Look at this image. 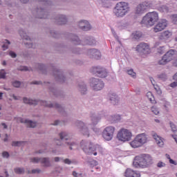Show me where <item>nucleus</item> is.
I'll return each instance as SVG.
<instances>
[{
	"instance_id": "1",
	"label": "nucleus",
	"mask_w": 177,
	"mask_h": 177,
	"mask_svg": "<svg viewBox=\"0 0 177 177\" xmlns=\"http://www.w3.org/2000/svg\"><path fill=\"white\" fill-rule=\"evenodd\" d=\"M153 164V158L149 154H142L135 157L133 165L136 168H149Z\"/></svg>"
},
{
	"instance_id": "2",
	"label": "nucleus",
	"mask_w": 177,
	"mask_h": 177,
	"mask_svg": "<svg viewBox=\"0 0 177 177\" xmlns=\"http://www.w3.org/2000/svg\"><path fill=\"white\" fill-rule=\"evenodd\" d=\"M59 139L55 140L57 146H61L62 147L68 146L71 150H73V146H75V142L70 138L68 133L67 131H61L59 133Z\"/></svg>"
},
{
	"instance_id": "3",
	"label": "nucleus",
	"mask_w": 177,
	"mask_h": 177,
	"mask_svg": "<svg viewBox=\"0 0 177 177\" xmlns=\"http://www.w3.org/2000/svg\"><path fill=\"white\" fill-rule=\"evenodd\" d=\"M80 147L83 151L88 156H92V154H93V156H97V150L100 149L99 147H95L93 143H92L91 141L84 140H82L80 142Z\"/></svg>"
},
{
	"instance_id": "4",
	"label": "nucleus",
	"mask_w": 177,
	"mask_h": 177,
	"mask_svg": "<svg viewBox=\"0 0 177 177\" xmlns=\"http://www.w3.org/2000/svg\"><path fill=\"white\" fill-rule=\"evenodd\" d=\"M129 12V4L127 2H119L114 8V14L117 17H124Z\"/></svg>"
},
{
	"instance_id": "5",
	"label": "nucleus",
	"mask_w": 177,
	"mask_h": 177,
	"mask_svg": "<svg viewBox=\"0 0 177 177\" xmlns=\"http://www.w3.org/2000/svg\"><path fill=\"white\" fill-rule=\"evenodd\" d=\"M158 21V13L156 12H148L141 21V24H144L147 27H151Z\"/></svg>"
},
{
	"instance_id": "6",
	"label": "nucleus",
	"mask_w": 177,
	"mask_h": 177,
	"mask_svg": "<svg viewBox=\"0 0 177 177\" xmlns=\"http://www.w3.org/2000/svg\"><path fill=\"white\" fill-rule=\"evenodd\" d=\"M50 67L52 70V75H53L55 80L57 82H60V84H64V82L67 81V76L64 71L56 68L53 64H51Z\"/></svg>"
},
{
	"instance_id": "7",
	"label": "nucleus",
	"mask_w": 177,
	"mask_h": 177,
	"mask_svg": "<svg viewBox=\"0 0 177 177\" xmlns=\"http://www.w3.org/2000/svg\"><path fill=\"white\" fill-rule=\"evenodd\" d=\"M41 104L42 106H44V107H48V109H55L59 114H62V115H67V111H66L64 106L57 102L52 103L48 101H43Z\"/></svg>"
},
{
	"instance_id": "8",
	"label": "nucleus",
	"mask_w": 177,
	"mask_h": 177,
	"mask_svg": "<svg viewBox=\"0 0 177 177\" xmlns=\"http://www.w3.org/2000/svg\"><path fill=\"white\" fill-rule=\"evenodd\" d=\"M147 142V136L145 133H141L136 136L133 140L130 142V145L133 149H138V147H142Z\"/></svg>"
},
{
	"instance_id": "9",
	"label": "nucleus",
	"mask_w": 177,
	"mask_h": 177,
	"mask_svg": "<svg viewBox=\"0 0 177 177\" xmlns=\"http://www.w3.org/2000/svg\"><path fill=\"white\" fill-rule=\"evenodd\" d=\"M176 55V50H169L162 56V59L158 61V64H160V66H165V64L169 63V62H171V60H174Z\"/></svg>"
},
{
	"instance_id": "10",
	"label": "nucleus",
	"mask_w": 177,
	"mask_h": 177,
	"mask_svg": "<svg viewBox=\"0 0 177 177\" xmlns=\"http://www.w3.org/2000/svg\"><path fill=\"white\" fill-rule=\"evenodd\" d=\"M30 85H45V86L48 88L50 93H53L54 96H56L57 97L60 96V91H57V88L55 85L49 82H44L42 83L41 81H34L30 82Z\"/></svg>"
},
{
	"instance_id": "11",
	"label": "nucleus",
	"mask_w": 177,
	"mask_h": 177,
	"mask_svg": "<svg viewBox=\"0 0 177 177\" xmlns=\"http://www.w3.org/2000/svg\"><path fill=\"white\" fill-rule=\"evenodd\" d=\"M117 138L120 142H129L132 139V132L127 129H121L118 134Z\"/></svg>"
},
{
	"instance_id": "12",
	"label": "nucleus",
	"mask_w": 177,
	"mask_h": 177,
	"mask_svg": "<svg viewBox=\"0 0 177 177\" xmlns=\"http://www.w3.org/2000/svg\"><path fill=\"white\" fill-rule=\"evenodd\" d=\"M89 84L91 89L97 92L98 91H102L104 88V82L100 79L92 77L89 80Z\"/></svg>"
},
{
	"instance_id": "13",
	"label": "nucleus",
	"mask_w": 177,
	"mask_h": 177,
	"mask_svg": "<svg viewBox=\"0 0 177 177\" xmlns=\"http://www.w3.org/2000/svg\"><path fill=\"white\" fill-rule=\"evenodd\" d=\"M75 127L79 129V131L84 136H89V128L88 127V124L81 120H76L74 122Z\"/></svg>"
},
{
	"instance_id": "14",
	"label": "nucleus",
	"mask_w": 177,
	"mask_h": 177,
	"mask_svg": "<svg viewBox=\"0 0 177 177\" xmlns=\"http://www.w3.org/2000/svg\"><path fill=\"white\" fill-rule=\"evenodd\" d=\"M151 6V3H150V2L144 1L136 7L134 13L135 15H137V16H142V15H143V13H145L147 9H150Z\"/></svg>"
},
{
	"instance_id": "15",
	"label": "nucleus",
	"mask_w": 177,
	"mask_h": 177,
	"mask_svg": "<svg viewBox=\"0 0 177 177\" xmlns=\"http://www.w3.org/2000/svg\"><path fill=\"white\" fill-rule=\"evenodd\" d=\"M115 132V127L112 126L106 127L102 131V138L108 142L111 140Z\"/></svg>"
},
{
	"instance_id": "16",
	"label": "nucleus",
	"mask_w": 177,
	"mask_h": 177,
	"mask_svg": "<svg viewBox=\"0 0 177 177\" xmlns=\"http://www.w3.org/2000/svg\"><path fill=\"white\" fill-rule=\"evenodd\" d=\"M53 19L58 26H65V24L68 23V18L63 14H57Z\"/></svg>"
},
{
	"instance_id": "17",
	"label": "nucleus",
	"mask_w": 177,
	"mask_h": 177,
	"mask_svg": "<svg viewBox=\"0 0 177 177\" xmlns=\"http://www.w3.org/2000/svg\"><path fill=\"white\" fill-rule=\"evenodd\" d=\"M93 74H96L100 78H106L107 77V71L102 66H94L91 69Z\"/></svg>"
},
{
	"instance_id": "18",
	"label": "nucleus",
	"mask_w": 177,
	"mask_h": 177,
	"mask_svg": "<svg viewBox=\"0 0 177 177\" xmlns=\"http://www.w3.org/2000/svg\"><path fill=\"white\" fill-rule=\"evenodd\" d=\"M136 51L140 55H149L150 53V46L146 43H140L137 46Z\"/></svg>"
},
{
	"instance_id": "19",
	"label": "nucleus",
	"mask_w": 177,
	"mask_h": 177,
	"mask_svg": "<svg viewBox=\"0 0 177 177\" xmlns=\"http://www.w3.org/2000/svg\"><path fill=\"white\" fill-rule=\"evenodd\" d=\"M36 17L37 19H48L49 17V12L42 7H37L36 8Z\"/></svg>"
},
{
	"instance_id": "20",
	"label": "nucleus",
	"mask_w": 177,
	"mask_h": 177,
	"mask_svg": "<svg viewBox=\"0 0 177 177\" xmlns=\"http://www.w3.org/2000/svg\"><path fill=\"white\" fill-rule=\"evenodd\" d=\"M77 25L79 28L82 31H91V30H92V25H91L89 21L85 19L80 20L77 23Z\"/></svg>"
},
{
	"instance_id": "21",
	"label": "nucleus",
	"mask_w": 177,
	"mask_h": 177,
	"mask_svg": "<svg viewBox=\"0 0 177 177\" xmlns=\"http://www.w3.org/2000/svg\"><path fill=\"white\" fill-rule=\"evenodd\" d=\"M87 55L92 59H96L99 60L102 57V53L100 51L96 48H91L87 50Z\"/></svg>"
},
{
	"instance_id": "22",
	"label": "nucleus",
	"mask_w": 177,
	"mask_h": 177,
	"mask_svg": "<svg viewBox=\"0 0 177 177\" xmlns=\"http://www.w3.org/2000/svg\"><path fill=\"white\" fill-rule=\"evenodd\" d=\"M167 26H168V23L167 22L166 19H162L157 24V25L155 26L153 31L154 32H160V31L165 30Z\"/></svg>"
},
{
	"instance_id": "23",
	"label": "nucleus",
	"mask_w": 177,
	"mask_h": 177,
	"mask_svg": "<svg viewBox=\"0 0 177 177\" xmlns=\"http://www.w3.org/2000/svg\"><path fill=\"white\" fill-rule=\"evenodd\" d=\"M17 122H21V124H26L28 128H35V127H37V122L27 119H23L21 118H17Z\"/></svg>"
},
{
	"instance_id": "24",
	"label": "nucleus",
	"mask_w": 177,
	"mask_h": 177,
	"mask_svg": "<svg viewBox=\"0 0 177 177\" xmlns=\"http://www.w3.org/2000/svg\"><path fill=\"white\" fill-rule=\"evenodd\" d=\"M109 97L111 104H113V106H116L120 103V97L117 93L111 91L109 93Z\"/></svg>"
},
{
	"instance_id": "25",
	"label": "nucleus",
	"mask_w": 177,
	"mask_h": 177,
	"mask_svg": "<svg viewBox=\"0 0 177 177\" xmlns=\"http://www.w3.org/2000/svg\"><path fill=\"white\" fill-rule=\"evenodd\" d=\"M68 38L73 45H81V39L75 34L69 33L68 34Z\"/></svg>"
},
{
	"instance_id": "26",
	"label": "nucleus",
	"mask_w": 177,
	"mask_h": 177,
	"mask_svg": "<svg viewBox=\"0 0 177 177\" xmlns=\"http://www.w3.org/2000/svg\"><path fill=\"white\" fill-rule=\"evenodd\" d=\"M90 118L91 124H93V125H97V124H99V121L102 120V118L96 114L95 112L90 113Z\"/></svg>"
},
{
	"instance_id": "27",
	"label": "nucleus",
	"mask_w": 177,
	"mask_h": 177,
	"mask_svg": "<svg viewBox=\"0 0 177 177\" xmlns=\"http://www.w3.org/2000/svg\"><path fill=\"white\" fill-rule=\"evenodd\" d=\"M125 177H140L139 171H134L131 169H127L124 172Z\"/></svg>"
},
{
	"instance_id": "28",
	"label": "nucleus",
	"mask_w": 177,
	"mask_h": 177,
	"mask_svg": "<svg viewBox=\"0 0 177 177\" xmlns=\"http://www.w3.org/2000/svg\"><path fill=\"white\" fill-rule=\"evenodd\" d=\"M40 164L44 168H49V167H52V163L50 162V158L49 157L41 158Z\"/></svg>"
},
{
	"instance_id": "29",
	"label": "nucleus",
	"mask_w": 177,
	"mask_h": 177,
	"mask_svg": "<svg viewBox=\"0 0 177 177\" xmlns=\"http://www.w3.org/2000/svg\"><path fill=\"white\" fill-rule=\"evenodd\" d=\"M35 68L39 70L42 74H48V69L46 68V66L44 64H36Z\"/></svg>"
},
{
	"instance_id": "30",
	"label": "nucleus",
	"mask_w": 177,
	"mask_h": 177,
	"mask_svg": "<svg viewBox=\"0 0 177 177\" xmlns=\"http://www.w3.org/2000/svg\"><path fill=\"white\" fill-rule=\"evenodd\" d=\"M77 88L82 95H86V92H88V87L85 83H80Z\"/></svg>"
},
{
	"instance_id": "31",
	"label": "nucleus",
	"mask_w": 177,
	"mask_h": 177,
	"mask_svg": "<svg viewBox=\"0 0 177 177\" xmlns=\"http://www.w3.org/2000/svg\"><path fill=\"white\" fill-rule=\"evenodd\" d=\"M83 41L84 42V45H95L96 40L93 37H86L84 39Z\"/></svg>"
},
{
	"instance_id": "32",
	"label": "nucleus",
	"mask_w": 177,
	"mask_h": 177,
	"mask_svg": "<svg viewBox=\"0 0 177 177\" xmlns=\"http://www.w3.org/2000/svg\"><path fill=\"white\" fill-rule=\"evenodd\" d=\"M153 138L159 147H162L164 146V141H162V138H161L160 136L157 135V133H153Z\"/></svg>"
},
{
	"instance_id": "33",
	"label": "nucleus",
	"mask_w": 177,
	"mask_h": 177,
	"mask_svg": "<svg viewBox=\"0 0 177 177\" xmlns=\"http://www.w3.org/2000/svg\"><path fill=\"white\" fill-rule=\"evenodd\" d=\"M108 120L112 124H114L115 122H119V121H121V115H109L108 118Z\"/></svg>"
},
{
	"instance_id": "34",
	"label": "nucleus",
	"mask_w": 177,
	"mask_h": 177,
	"mask_svg": "<svg viewBox=\"0 0 177 177\" xmlns=\"http://www.w3.org/2000/svg\"><path fill=\"white\" fill-rule=\"evenodd\" d=\"M23 100H24V103H25L26 104H30V106H37L39 102L37 100H31L28 97H24Z\"/></svg>"
},
{
	"instance_id": "35",
	"label": "nucleus",
	"mask_w": 177,
	"mask_h": 177,
	"mask_svg": "<svg viewBox=\"0 0 177 177\" xmlns=\"http://www.w3.org/2000/svg\"><path fill=\"white\" fill-rule=\"evenodd\" d=\"M171 35H172V33L167 30V31L162 32L160 34V35L159 36V39H168V38H169Z\"/></svg>"
},
{
	"instance_id": "36",
	"label": "nucleus",
	"mask_w": 177,
	"mask_h": 177,
	"mask_svg": "<svg viewBox=\"0 0 177 177\" xmlns=\"http://www.w3.org/2000/svg\"><path fill=\"white\" fill-rule=\"evenodd\" d=\"M19 35L22 38V39H25V41H31V38L27 35V33L26 31L23 30V29H21L19 30Z\"/></svg>"
},
{
	"instance_id": "37",
	"label": "nucleus",
	"mask_w": 177,
	"mask_h": 177,
	"mask_svg": "<svg viewBox=\"0 0 177 177\" xmlns=\"http://www.w3.org/2000/svg\"><path fill=\"white\" fill-rule=\"evenodd\" d=\"M147 97L149 99V102L152 103V104H156V98H154V95H153V93L150 91L147 93Z\"/></svg>"
},
{
	"instance_id": "38",
	"label": "nucleus",
	"mask_w": 177,
	"mask_h": 177,
	"mask_svg": "<svg viewBox=\"0 0 177 177\" xmlns=\"http://www.w3.org/2000/svg\"><path fill=\"white\" fill-rule=\"evenodd\" d=\"M37 2H39L40 5H44V6H51L52 1L49 0H36Z\"/></svg>"
},
{
	"instance_id": "39",
	"label": "nucleus",
	"mask_w": 177,
	"mask_h": 177,
	"mask_svg": "<svg viewBox=\"0 0 177 177\" xmlns=\"http://www.w3.org/2000/svg\"><path fill=\"white\" fill-rule=\"evenodd\" d=\"M87 164L88 166L91 167V168H93V167H96V165H97V164H99V162H97V161L93 160V159H88L86 161Z\"/></svg>"
},
{
	"instance_id": "40",
	"label": "nucleus",
	"mask_w": 177,
	"mask_h": 177,
	"mask_svg": "<svg viewBox=\"0 0 177 177\" xmlns=\"http://www.w3.org/2000/svg\"><path fill=\"white\" fill-rule=\"evenodd\" d=\"M14 172L18 175H23L26 172V170L24 167H17L14 169Z\"/></svg>"
},
{
	"instance_id": "41",
	"label": "nucleus",
	"mask_w": 177,
	"mask_h": 177,
	"mask_svg": "<svg viewBox=\"0 0 177 177\" xmlns=\"http://www.w3.org/2000/svg\"><path fill=\"white\" fill-rule=\"evenodd\" d=\"M158 10L162 13H168V12H169V7L167 6H161L158 8Z\"/></svg>"
},
{
	"instance_id": "42",
	"label": "nucleus",
	"mask_w": 177,
	"mask_h": 177,
	"mask_svg": "<svg viewBox=\"0 0 177 177\" xmlns=\"http://www.w3.org/2000/svg\"><path fill=\"white\" fill-rule=\"evenodd\" d=\"M170 128L171 129L172 132H174V136H177V129H176V125L174 124V122H169Z\"/></svg>"
},
{
	"instance_id": "43",
	"label": "nucleus",
	"mask_w": 177,
	"mask_h": 177,
	"mask_svg": "<svg viewBox=\"0 0 177 177\" xmlns=\"http://www.w3.org/2000/svg\"><path fill=\"white\" fill-rule=\"evenodd\" d=\"M133 39H140V38H142V32L138 31L133 32Z\"/></svg>"
},
{
	"instance_id": "44",
	"label": "nucleus",
	"mask_w": 177,
	"mask_h": 177,
	"mask_svg": "<svg viewBox=\"0 0 177 177\" xmlns=\"http://www.w3.org/2000/svg\"><path fill=\"white\" fill-rule=\"evenodd\" d=\"M50 34L54 38H59V37H60V33L56 30H50Z\"/></svg>"
},
{
	"instance_id": "45",
	"label": "nucleus",
	"mask_w": 177,
	"mask_h": 177,
	"mask_svg": "<svg viewBox=\"0 0 177 177\" xmlns=\"http://www.w3.org/2000/svg\"><path fill=\"white\" fill-rule=\"evenodd\" d=\"M25 45H26V48H32V49H35V48H36L35 44L31 42V40L30 41V42H26Z\"/></svg>"
},
{
	"instance_id": "46",
	"label": "nucleus",
	"mask_w": 177,
	"mask_h": 177,
	"mask_svg": "<svg viewBox=\"0 0 177 177\" xmlns=\"http://www.w3.org/2000/svg\"><path fill=\"white\" fill-rule=\"evenodd\" d=\"M51 125H54L55 127H57V125H64V121L62 120H55L53 123L51 124Z\"/></svg>"
},
{
	"instance_id": "47",
	"label": "nucleus",
	"mask_w": 177,
	"mask_h": 177,
	"mask_svg": "<svg viewBox=\"0 0 177 177\" xmlns=\"http://www.w3.org/2000/svg\"><path fill=\"white\" fill-rule=\"evenodd\" d=\"M158 78H159V80H161L162 81H167V80L168 79V76H167V74L165 73H161L158 75Z\"/></svg>"
},
{
	"instance_id": "48",
	"label": "nucleus",
	"mask_w": 177,
	"mask_h": 177,
	"mask_svg": "<svg viewBox=\"0 0 177 177\" xmlns=\"http://www.w3.org/2000/svg\"><path fill=\"white\" fill-rule=\"evenodd\" d=\"M127 73L130 77H132L133 78L136 77V73L133 71V69H129L127 71Z\"/></svg>"
},
{
	"instance_id": "49",
	"label": "nucleus",
	"mask_w": 177,
	"mask_h": 177,
	"mask_svg": "<svg viewBox=\"0 0 177 177\" xmlns=\"http://www.w3.org/2000/svg\"><path fill=\"white\" fill-rule=\"evenodd\" d=\"M101 2L104 8H110V0H101Z\"/></svg>"
},
{
	"instance_id": "50",
	"label": "nucleus",
	"mask_w": 177,
	"mask_h": 177,
	"mask_svg": "<svg viewBox=\"0 0 177 177\" xmlns=\"http://www.w3.org/2000/svg\"><path fill=\"white\" fill-rule=\"evenodd\" d=\"M9 45H10V42L9 40L6 39L4 41V45L2 46L3 50H6V49H8Z\"/></svg>"
},
{
	"instance_id": "51",
	"label": "nucleus",
	"mask_w": 177,
	"mask_h": 177,
	"mask_svg": "<svg viewBox=\"0 0 177 177\" xmlns=\"http://www.w3.org/2000/svg\"><path fill=\"white\" fill-rule=\"evenodd\" d=\"M72 53L75 55H81V53H82V50H81V48H73L72 49Z\"/></svg>"
},
{
	"instance_id": "52",
	"label": "nucleus",
	"mask_w": 177,
	"mask_h": 177,
	"mask_svg": "<svg viewBox=\"0 0 177 177\" xmlns=\"http://www.w3.org/2000/svg\"><path fill=\"white\" fill-rule=\"evenodd\" d=\"M151 111L155 114V115H158L160 114V109L157 106H152Z\"/></svg>"
},
{
	"instance_id": "53",
	"label": "nucleus",
	"mask_w": 177,
	"mask_h": 177,
	"mask_svg": "<svg viewBox=\"0 0 177 177\" xmlns=\"http://www.w3.org/2000/svg\"><path fill=\"white\" fill-rule=\"evenodd\" d=\"M30 162H33V164H38V162H41V158H38V157L31 158Z\"/></svg>"
},
{
	"instance_id": "54",
	"label": "nucleus",
	"mask_w": 177,
	"mask_h": 177,
	"mask_svg": "<svg viewBox=\"0 0 177 177\" xmlns=\"http://www.w3.org/2000/svg\"><path fill=\"white\" fill-rule=\"evenodd\" d=\"M18 70L19 71H32V69H31V68H28V67H27V66H19L18 68Z\"/></svg>"
},
{
	"instance_id": "55",
	"label": "nucleus",
	"mask_w": 177,
	"mask_h": 177,
	"mask_svg": "<svg viewBox=\"0 0 177 177\" xmlns=\"http://www.w3.org/2000/svg\"><path fill=\"white\" fill-rule=\"evenodd\" d=\"M21 85V82L20 81H14L12 82V86L15 87V88H20V86Z\"/></svg>"
},
{
	"instance_id": "56",
	"label": "nucleus",
	"mask_w": 177,
	"mask_h": 177,
	"mask_svg": "<svg viewBox=\"0 0 177 177\" xmlns=\"http://www.w3.org/2000/svg\"><path fill=\"white\" fill-rule=\"evenodd\" d=\"M158 53L159 55H163V53H165V47L164 46H160L158 48Z\"/></svg>"
},
{
	"instance_id": "57",
	"label": "nucleus",
	"mask_w": 177,
	"mask_h": 177,
	"mask_svg": "<svg viewBox=\"0 0 177 177\" xmlns=\"http://www.w3.org/2000/svg\"><path fill=\"white\" fill-rule=\"evenodd\" d=\"M21 141H13L12 142V146H14V147H19L21 146Z\"/></svg>"
},
{
	"instance_id": "58",
	"label": "nucleus",
	"mask_w": 177,
	"mask_h": 177,
	"mask_svg": "<svg viewBox=\"0 0 177 177\" xmlns=\"http://www.w3.org/2000/svg\"><path fill=\"white\" fill-rule=\"evenodd\" d=\"M63 162H64V164H67L68 165L73 164V161H71V160L69 158L63 159Z\"/></svg>"
},
{
	"instance_id": "59",
	"label": "nucleus",
	"mask_w": 177,
	"mask_h": 177,
	"mask_svg": "<svg viewBox=\"0 0 177 177\" xmlns=\"http://www.w3.org/2000/svg\"><path fill=\"white\" fill-rule=\"evenodd\" d=\"M6 77V73H5V70H1L0 71V78L5 79Z\"/></svg>"
},
{
	"instance_id": "60",
	"label": "nucleus",
	"mask_w": 177,
	"mask_h": 177,
	"mask_svg": "<svg viewBox=\"0 0 177 177\" xmlns=\"http://www.w3.org/2000/svg\"><path fill=\"white\" fill-rule=\"evenodd\" d=\"M157 167L158 168H164V167H165V163H164L162 161H160L159 162L157 163Z\"/></svg>"
},
{
	"instance_id": "61",
	"label": "nucleus",
	"mask_w": 177,
	"mask_h": 177,
	"mask_svg": "<svg viewBox=\"0 0 177 177\" xmlns=\"http://www.w3.org/2000/svg\"><path fill=\"white\" fill-rule=\"evenodd\" d=\"M9 152L8 151H3L2 153V157H3V158H9Z\"/></svg>"
},
{
	"instance_id": "62",
	"label": "nucleus",
	"mask_w": 177,
	"mask_h": 177,
	"mask_svg": "<svg viewBox=\"0 0 177 177\" xmlns=\"http://www.w3.org/2000/svg\"><path fill=\"white\" fill-rule=\"evenodd\" d=\"M9 55L10 56H11V57H12L13 59L17 57V54H16V53L13 52V51H10L9 52Z\"/></svg>"
},
{
	"instance_id": "63",
	"label": "nucleus",
	"mask_w": 177,
	"mask_h": 177,
	"mask_svg": "<svg viewBox=\"0 0 177 177\" xmlns=\"http://www.w3.org/2000/svg\"><path fill=\"white\" fill-rule=\"evenodd\" d=\"M172 22L174 23V24H176L177 25V15H173Z\"/></svg>"
},
{
	"instance_id": "64",
	"label": "nucleus",
	"mask_w": 177,
	"mask_h": 177,
	"mask_svg": "<svg viewBox=\"0 0 177 177\" xmlns=\"http://www.w3.org/2000/svg\"><path fill=\"white\" fill-rule=\"evenodd\" d=\"M41 169H35L32 170V174H40Z\"/></svg>"
}]
</instances>
